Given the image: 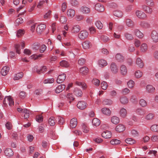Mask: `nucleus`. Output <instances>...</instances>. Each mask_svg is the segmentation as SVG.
I'll list each match as a JSON object with an SVG mask.
<instances>
[{"label": "nucleus", "instance_id": "nucleus-33", "mask_svg": "<svg viewBox=\"0 0 158 158\" xmlns=\"http://www.w3.org/2000/svg\"><path fill=\"white\" fill-rule=\"evenodd\" d=\"M98 64L100 67H103L107 65V63L106 60L103 59H101L99 60Z\"/></svg>", "mask_w": 158, "mask_h": 158}, {"label": "nucleus", "instance_id": "nucleus-28", "mask_svg": "<svg viewBox=\"0 0 158 158\" xmlns=\"http://www.w3.org/2000/svg\"><path fill=\"white\" fill-rule=\"evenodd\" d=\"M119 118L116 116H113L111 118V122L114 124H117L119 122Z\"/></svg>", "mask_w": 158, "mask_h": 158}, {"label": "nucleus", "instance_id": "nucleus-50", "mask_svg": "<svg viewBox=\"0 0 158 158\" xmlns=\"http://www.w3.org/2000/svg\"><path fill=\"white\" fill-rule=\"evenodd\" d=\"M124 36L128 40H132L133 39L132 35L127 32L125 33L124 34Z\"/></svg>", "mask_w": 158, "mask_h": 158}, {"label": "nucleus", "instance_id": "nucleus-8", "mask_svg": "<svg viewBox=\"0 0 158 158\" xmlns=\"http://www.w3.org/2000/svg\"><path fill=\"white\" fill-rule=\"evenodd\" d=\"M80 10L82 13L84 14H86L89 13L90 12V9L89 7L86 6H82L80 9Z\"/></svg>", "mask_w": 158, "mask_h": 158}, {"label": "nucleus", "instance_id": "nucleus-61", "mask_svg": "<svg viewBox=\"0 0 158 158\" xmlns=\"http://www.w3.org/2000/svg\"><path fill=\"white\" fill-rule=\"evenodd\" d=\"M67 20V18L64 16H61L60 17V21L61 23H65Z\"/></svg>", "mask_w": 158, "mask_h": 158}, {"label": "nucleus", "instance_id": "nucleus-17", "mask_svg": "<svg viewBox=\"0 0 158 158\" xmlns=\"http://www.w3.org/2000/svg\"><path fill=\"white\" fill-rule=\"evenodd\" d=\"M65 87V85L64 84H61L58 85L55 90V92L59 94L64 90Z\"/></svg>", "mask_w": 158, "mask_h": 158}, {"label": "nucleus", "instance_id": "nucleus-1", "mask_svg": "<svg viewBox=\"0 0 158 158\" xmlns=\"http://www.w3.org/2000/svg\"><path fill=\"white\" fill-rule=\"evenodd\" d=\"M3 104L5 105H7L8 104L10 106H11L14 105V102L13 98L10 96L5 97L3 100Z\"/></svg>", "mask_w": 158, "mask_h": 158}, {"label": "nucleus", "instance_id": "nucleus-34", "mask_svg": "<svg viewBox=\"0 0 158 158\" xmlns=\"http://www.w3.org/2000/svg\"><path fill=\"white\" fill-rule=\"evenodd\" d=\"M103 104L105 105H110L113 104V101L110 99H105L103 102Z\"/></svg>", "mask_w": 158, "mask_h": 158}, {"label": "nucleus", "instance_id": "nucleus-7", "mask_svg": "<svg viewBox=\"0 0 158 158\" xmlns=\"http://www.w3.org/2000/svg\"><path fill=\"white\" fill-rule=\"evenodd\" d=\"M81 30V27L78 25H73L71 29V32L73 34H77Z\"/></svg>", "mask_w": 158, "mask_h": 158}, {"label": "nucleus", "instance_id": "nucleus-46", "mask_svg": "<svg viewBox=\"0 0 158 158\" xmlns=\"http://www.w3.org/2000/svg\"><path fill=\"white\" fill-rule=\"evenodd\" d=\"M60 65L64 67H68L69 66V64L67 61L65 60H62L60 62Z\"/></svg>", "mask_w": 158, "mask_h": 158}, {"label": "nucleus", "instance_id": "nucleus-42", "mask_svg": "<svg viewBox=\"0 0 158 158\" xmlns=\"http://www.w3.org/2000/svg\"><path fill=\"white\" fill-rule=\"evenodd\" d=\"M43 54H40L38 55L36 54H33L30 57L31 59H34V60H36L43 57Z\"/></svg>", "mask_w": 158, "mask_h": 158}, {"label": "nucleus", "instance_id": "nucleus-45", "mask_svg": "<svg viewBox=\"0 0 158 158\" xmlns=\"http://www.w3.org/2000/svg\"><path fill=\"white\" fill-rule=\"evenodd\" d=\"M23 22V19L21 18H19L17 19L15 22L16 26H18L20 24L22 23Z\"/></svg>", "mask_w": 158, "mask_h": 158}, {"label": "nucleus", "instance_id": "nucleus-10", "mask_svg": "<svg viewBox=\"0 0 158 158\" xmlns=\"http://www.w3.org/2000/svg\"><path fill=\"white\" fill-rule=\"evenodd\" d=\"M120 116L123 118H125L127 115V110L123 107L121 108L119 112Z\"/></svg>", "mask_w": 158, "mask_h": 158}, {"label": "nucleus", "instance_id": "nucleus-64", "mask_svg": "<svg viewBox=\"0 0 158 158\" xmlns=\"http://www.w3.org/2000/svg\"><path fill=\"white\" fill-rule=\"evenodd\" d=\"M154 117V115L152 113H149L147 114L145 117L146 119L150 120L152 119Z\"/></svg>", "mask_w": 158, "mask_h": 158}, {"label": "nucleus", "instance_id": "nucleus-57", "mask_svg": "<svg viewBox=\"0 0 158 158\" xmlns=\"http://www.w3.org/2000/svg\"><path fill=\"white\" fill-rule=\"evenodd\" d=\"M24 114V118H28L29 117L30 113L29 111L27 109H24L23 112Z\"/></svg>", "mask_w": 158, "mask_h": 158}, {"label": "nucleus", "instance_id": "nucleus-5", "mask_svg": "<svg viewBox=\"0 0 158 158\" xmlns=\"http://www.w3.org/2000/svg\"><path fill=\"white\" fill-rule=\"evenodd\" d=\"M66 77L65 73H62L59 75L56 80V82L58 84H60L63 82L65 80Z\"/></svg>", "mask_w": 158, "mask_h": 158}, {"label": "nucleus", "instance_id": "nucleus-43", "mask_svg": "<svg viewBox=\"0 0 158 158\" xmlns=\"http://www.w3.org/2000/svg\"><path fill=\"white\" fill-rule=\"evenodd\" d=\"M39 44L38 43H35L31 45L32 49L35 51L39 49Z\"/></svg>", "mask_w": 158, "mask_h": 158}, {"label": "nucleus", "instance_id": "nucleus-3", "mask_svg": "<svg viewBox=\"0 0 158 158\" xmlns=\"http://www.w3.org/2000/svg\"><path fill=\"white\" fill-rule=\"evenodd\" d=\"M110 69L111 72L113 74L117 73L118 71V67L116 64L114 62L111 63L110 66Z\"/></svg>", "mask_w": 158, "mask_h": 158}, {"label": "nucleus", "instance_id": "nucleus-55", "mask_svg": "<svg viewBox=\"0 0 158 158\" xmlns=\"http://www.w3.org/2000/svg\"><path fill=\"white\" fill-rule=\"evenodd\" d=\"M127 85L129 88H132L134 86L135 83L133 80H130L127 82Z\"/></svg>", "mask_w": 158, "mask_h": 158}, {"label": "nucleus", "instance_id": "nucleus-22", "mask_svg": "<svg viewBox=\"0 0 158 158\" xmlns=\"http://www.w3.org/2000/svg\"><path fill=\"white\" fill-rule=\"evenodd\" d=\"M120 102L123 105L127 104L128 102V99L126 96H122L119 98Z\"/></svg>", "mask_w": 158, "mask_h": 158}, {"label": "nucleus", "instance_id": "nucleus-36", "mask_svg": "<svg viewBox=\"0 0 158 158\" xmlns=\"http://www.w3.org/2000/svg\"><path fill=\"white\" fill-rule=\"evenodd\" d=\"M146 90L148 93H152L154 91L155 89L154 87L151 85H148L146 86Z\"/></svg>", "mask_w": 158, "mask_h": 158}, {"label": "nucleus", "instance_id": "nucleus-53", "mask_svg": "<svg viewBox=\"0 0 158 158\" xmlns=\"http://www.w3.org/2000/svg\"><path fill=\"white\" fill-rule=\"evenodd\" d=\"M54 79L53 78H48L45 79L44 81V84L52 83L54 82Z\"/></svg>", "mask_w": 158, "mask_h": 158}, {"label": "nucleus", "instance_id": "nucleus-15", "mask_svg": "<svg viewBox=\"0 0 158 158\" xmlns=\"http://www.w3.org/2000/svg\"><path fill=\"white\" fill-rule=\"evenodd\" d=\"M5 154L7 157L12 156L14 154L12 150L10 148H6L4 151Z\"/></svg>", "mask_w": 158, "mask_h": 158}, {"label": "nucleus", "instance_id": "nucleus-9", "mask_svg": "<svg viewBox=\"0 0 158 158\" xmlns=\"http://www.w3.org/2000/svg\"><path fill=\"white\" fill-rule=\"evenodd\" d=\"M137 16L139 19H143L146 17V15L143 11L140 10H137L135 12Z\"/></svg>", "mask_w": 158, "mask_h": 158}, {"label": "nucleus", "instance_id": "nucleus-49", "mask_svg": "<svg viewBox=\"0 0 158 158\" xmlns=\"http://www.w3.org/2000/svg\"><path fill=\"white\" fill-rule=\"evenodd\" d=\"M125 141L127 143L129 144H132L134 143L135 142V140L131 138H129L126 139Z\"/></svg>", "mask_w": 158, "mask_h": 158}, {"label": "nucleus", "instance_id": "nucleus-29", "mask_svg": "<svg viewBox=\"0 0 158 158\" xmlns=\"http://www.w3.org/2000/svg\"><path fill=\"white\" fill-rule=\"evenodd\" d=\"M74 93L75 95L77 97H81L83 94L81 90L80 89L77 88L75 89Z\"/></svg>", "mask_w": 158, "mask_h": 158}, {"label": "nucleus", "instance_id": "nucleus-24", "mask_svg": "<svg viewBox=\"0 0 158 158\" xmlns=\"http://www.w3.org/2000/svg\"><path fill=\"white\" fill-rule=\"evenodd\" d=\"M77 124V119L75 118L72 119L70 121V127L72 128L75 127Z\"/></svg>", "mask_w": 158, "mask_h": 158}, {"label": "nucleus", "instance_id": "nucleus-16", "mask_svg": "<svg viewBox=\"0 0 158 158\" xmlns=\"http://www.w3.org/2000/svg\"><path fill=\"white\" fill-rule=\"evenodd\" d=\"M10 70V68L7 66H5L2 68L1 71V73L2 76H5L8 73Z\"/></svg>", "mask_w": 158, "mask_h": 158}, {"label": "nucleus", "instance_id": "nucleus-14", "mask_svg": "<svg viewBox=\"0 0 158 158\" xmlns=\"http://www.w3.org/2000/svg\"><path fill=\"white\" fill-rule=\"evenodd\" d=\"M102 135L103 137L105 138H110L112 136V133L110 131H106L103 132Z\"/></svg>", "mask_w": 158, "mask_h": 158}, {"label": "nucleus", "instance_id": "nucleus-23", "mask_svg": "<svg viewBox=\"0 0 158 158\" xmlns=\"http://www.w3.org/2000/svg\"><path fill=\"white\" fill-rule=\"evenodd\" d=\"M80 72L83 75H86L89 72V69L86 67H83L80 69Z\"/></svg>", "mask_w": 158, "mask_h": 158}, {"label": "nucleus", "instance_id": "nucleus-25", "mask_svg": "<svg viewBox=\"0 0 158 158\" xmlns=\"http://www.w3.org/2000/svg\"><path fill=\"white\" fill-rule=\"evenodd\" d=\"M120 70L121 74L123 75H125L127 72V69L126 66L124 65H122L120 66Z\"/></svg>", "mask_w": 158, "mask_h": 158}, {"label": "nucleus", "instance_id": "nucleus-62", "mask_svg": "<svg viewBox=\"0 0 158 158\" xmlns=\"http://www.w3.org/2000/svg\"><path fill=\"white\" fill-rule=\"evenodd\" d=\"M95 25L98 29H101L102 28V24L100 21H97L95 23Z\"/></svg>", "mask_w": 158, "mask_h": 158}, {"label": "nucleus", "instance_id": "nucleus-40", "mask_svg": "<svg viewBox=\"0 0 158 158\" xmlns=\"http://www.w3.org/2000/svg\"><path fill=\"white\" fill-rule=\"evenodd\" d=\"M116 60L119 62H123L124 60V57L120 54H117L115 56Z\"/></svg>", "mask_w": 158, "mask_h": 158}, {"label": "nucleus", "instance_id": "nucleus-35", "mask_svg": "<svg viewBox=\"0 0 158 158\" xmlns=\"http://www.w3.org/2000/svg\"><path fill=\"white\" fill-rule=\"evenodd\" d=\"M148 50V46L146 44L143 43L140 46V51L142 52H145Z\"/></svg>", "mask_w": 158, "mask_h": 158}, {"label": "nucleus", "instance_id": "nucleus-13", "mask_svg": "<svg viewBox=\"0 0 158 158\" xmlns=\"http://www.w3.org/2000/svg\"><path fill=\"white\" fill-rule=\"evenodd\" d=\"M95 8L96 10L99 12H102L105 9L103 5L98 3L96 4Z\"/></svg>", "mask_w": 158, "mask_h": 158}, {"label": "nucleus", "instance_id": "nucleus-44", "mask_svg": "<svg viewBox=\"0 0 158 158\" xmlns=\"http://www.w3.org/2000/svg\"><path fill=\"white\" fill-rule=\"evenodd\" d=\"M140 26L143 28H147L150 26L149 24L145 21L141 22L140 23Z\"/></svg>", "mask_w": 158, "mask_h": 158}, {"label": "nucleus", "instance_id": "nucleus-30", "mask_svg": "<svg viewBox=\"0 0 158 158\" xmlns=\"http://www.w3.org/2000/svg\"><path fill=\"white\" fill-rule=\"evenodd\" d=\"M145 111L142 109L139 108L137 109L136 113L138 115L141 116H143L145 114Z\"/></svg>", "mask_w": 158, "mask_h": 158}, {"label": "nucleus", "instance_id": "nucleus-51", "mask_svg": "<svg viewBox=\"0 0 158 158\" xmlns=\"http://www.w3.org/2000/svg\"><path fill=\"white\" fill-rule=\"evenodd\" d=\"M131 134L133 137H136L139 136L138 132L135 130H132L131 131Z\"/></svg>", "mask_w": 158, "mask_h": 158}, {"label": "nucleus", "instance_id": "nucleus-31", "mask_svg": "<svg viewBox=\"0 0 158 158\" xmlns=\"http://www.w3.org/2000/svg\"><path fill=\"white\" fill-rule=\"evenodd\" d=\"M126 24L129 27H133L134 26V23L130 19H127L126 20Z\"/></svg>", "mask_w": 158, "mask_h": 158}, {"label": "nucleus", "instance_id": "nucleus-18", "mask_svg": "<svg viewBox=\"0 0 158 158\" xmlns=\"http://www.w3.org/2000/svg\"><path fill=\"white\" fill-rule=\"evenodd\" d=\"M125 129V126L122 124H119L117 125L115 128L116 131L119 132L123 131Z\"/></svg>", "mask_w": 158, "mask_h": 158}, {"label": "nucleus", "instance_id": "nucleus-21", "mask_svg": "<svg viewBox=\"0 0 158 158\" xmlns=\"http://www.w3.org/2000/svg\"><path fill=\"white\" fill-rule=\"evenodd\" d=\"M136 64L139 67L141 68H143L144 66V64L142 60L139 57H138L136 59Z\"/></svg>", "mask_w": 158, "mask_h": 158}, {"label": "nucleus", "instance_id": "nucleus-39", "mask_svg": "<svg viewBox=\"0 0 158 158\" xmlns=\"http://www.w3.org/2000/svg\"><path fill=\"white\" fill-rule=\"evenodd\" d=\"M25 31L23 29H20L18 30L16 33V36L19 37L23 35L25 33Z\"/></svg>", "mask_w": 158, "mask_h": 158}, {"label": "nucleus", "instance_id": "nucleus-4", "mask_svg": "<svg viewBox=\"0 0 158 158\" xmlns=\"http://www.w3.org/2000/svg\"><path fill=\"white\" fill-rule=\"evenodd\" d=\"M87 103L84 101H79L77 105V107L80 110H84L87 106Z\"/></svg>", "mask_w": 158, "mask_h": 158}, {"label": "nucleus", "instance_id": "nucleus-12", "mask_svg": "<svg viewBox=\"0 0 158 158\" xmlns=\"http://www.w3.org/2000/svg\"><path fill=\"white\" fill-rule=\"evenodd\" d=\"M46 26L44 24H41L39 25L36 28V31L38 33H41L45 29Z\"/></svg>", "mask_w": 158, "mask_h": 158}, {"label": "nucleus", "instance_id": "nucleus-56", "mask_svg": "<svg viewBox=\"0 0 158 158\" xmlns=\"http://www.w3.org/2000/svg\"><path fill=\"white\" fill-rule=\"evenodd\" d=\"M54 118L52 117H50L48 120V123L50 126H54L55 124L54 121Z\"/></svg>", "mask_w": 158, "mask_h": 158}, {"label": "nucleus", "instance_id": "nucleus-52", "mask_svg": "<svg viewBox=\"0 0 158 158\" xmlns=\"http://www.w3.org/2000/svg\"><path fill=\"white\" fill-rule=\"evenodd\" d=\"M121 141L117 139H113L110 141V143L112 145H118L119 144Z\"/></svg>", "mask_w": 158, "mask_h": 158}, {"label": "nucleus", "instance_id": "nucleus-37", "mask_svg": "<svg viewBox=\"0 0 158 158\" xmlns=\"http://www.w3.org/2000/svg\"><path fill=\"white\" fill-rule=\"evenodd\" d=\"M76 84L77 85L81 86L84 89H86L87 88L86 85L84 82L77 81L76 82Z\"/></svg>", "mask_w": 158, "mask_h": 158}, {"label": "nucleus", "instance_id": "nucleus-27", "mask_svg": "<svg viewBox=\"0 0 158 158\" xmlns=\"http://www.w3.org/2000/svg\"><path fill=\"white\" fill-rule=\"evenodd\" d=\"M23 75V72H20L15 74L13 77L14 80H17L22 78Z\"/></svg>", "mask_w": 158, "mask_h": 158}, {"label": "nucleus", "instance_id": "nucleus-59", "mask_svg": "<svg viewBox=\"0 0 158 158\" xmlns=\"http://www.w3.org/2000/svg\"><path fill=\"white\" fill-rule=\"evenodd\" d=\"M139 104L142 107H145L147 105L146 101L143 99H141L139 101Z\"/></svg>", "mask_w": 158, "mask_h": 158}, {"label": "nucleus", "instance_id": "nucleus-54", "mask_svg": "<svg viewBox=\"0 0 158 158\" xmlns=\"http://www.w3.org/2000/svg\"><path fill=\"white\" fill-rule=\"evenodd\" d=\"M48 0H46L45 1L44 0L40 1L37 5V7L39 8H40L44 5L45 2L47 4H48Z\"/></svg>", "mask_w": 158, "mask_h": 158}, {"label": "nucleus", "instance_id": "nucleus-19", "mask_svg": "<svg viewBox=\"0 0 158 158\" xmlns=\"http://www.w3.org/2000/svg\"><path fill=\"white\" fill-rule=\"evenodd\" d=\"M134 34L135 36L139 38H142L143 36V34L138 29L134 30Z\"/></svg>", "mask_w": 158, "mask_h": 158}, {"label": "nucleus", "instance_id": "nucleus-63", "mask_svg": "<svg viewBox=\"0 0 158 158\" xmlns=\"http://www.w3.org/2000/svg\"><path fill=\"white\" fill-rule=\"evenodd\" d=\"M6 128L9 130L12 129L13 128V125L10 122H7L5 125Z\"/></svg>", "mask_w": 158, "mask_h": 158}, {"label": "nucleus", "instance_id": "nucleus-60", "mask_svg": "<svg viewBox=\"0 0 158 158\" xmlns=\"http://www.w3.org/2000/svg\"><path fill=\"white\" fill-rule=\"evenodd\" d=\"M143 73L140 71L138 70L135 72V76L136 78H139L142 76Z\"/></svg>", "mask_w": 158, "mask_h": 158}, {"label": "nucleus", "instance_id": "nucleus-48", "mask_svg": "<svg viewBox=\"0 0 158 158\" xmlns=\"http://www.w3.org/2000/svg\"><path fill=\"white\" fill-rule=\"evenodd\" d=\"M66 98L69 101L70 103H71L74 99V98L73 96V95L71 94H67Z\"/></svg>", "mask_w": 158, "mask_h": 158}, {"label": "nucleus", "instance_id": "nucleus-6", "mask_svg": "<svg viewBox=\"0 0 158 158\" xmlns=\"http://www.w3.org/2000/svg\"><path fill=\"white\" fill-rule=\"evenodd\" d=\"M151 38L153 41L155 43L158 42V34L156 31H153L151 34Z\"/></svg>", "mask_w": 158, "mask_h": 158}, {"label": "nucleus", "instance_id": "nucleus-41", "mask_svg": "<svg viewBox=\"0 0 158 158\" xmlns=\"http://www.w3.org/2000/svg\"><path fill=\"white\" fill-rule=\"evenodd\" d=\"M150 129L152 131L158 132V124L152 125L150 127Z\"/></svg>", "mask_w": 158, "mask_h": 158}, {"label": "nucleus", "instance_id": "nucleus-38", "mask_svg": "<svg viewBox=\"0 0 158 158\" xmlns=\"http://www.w3.org/2000/svg\"><path fill=\"white\" fill-rule=\"evenodd\" d=\"M92 123L93 126L97 127L100 125V122L99 119L95 118L93 119Z\"/></svg>", "mask_w": 158, "mask_h": 158}, {"label": "nucleus", "instance_id": "nucleus-2", "mask_svg": "<svg viewBox=\"0 0 158 158\" xmlns=\"http://www.w3.org/2000/svg\"><path fill=\"white\" fill-rule=\"evenodd\" d=\"M88 32L86 30H83L80 32L78 35V37L81 39H84L88 37Z\"/></svg>", "mask_w": 158, "mask_h": 158}, {"label": "nucleus", "instance_id": "nucleus-20", "mask_svg": "<svg viewBox=\"0 0 158 158\" xmlns=\"http://www.w3.org/2000/svg\"><path fill=\"white\" fill-rule=\"evenodd\" d=\"M67 14L68 17L70 18H72L75 16V11L73 9H69L67 10Z\"/></svg>", "mask_w": 158, "mask_h": 158}, {"label": "nucleus", "instance_id": "nucleus-58", "mask_svg": "<svg viewBox=\"0 0 158 158\" xmlns=\"http://www.w3.org/2000/svg\"><path fill=\"white\" fill-rule=\"evenodd\" d=\"M108 85L107 83L104 81H102L101 83V87L102 89L106 90L107 87Z\"/></svg>", "mask_w": 158, "mask_h": 158}, {"label": "nucleus", "instance_id": "nucleus-47", "mask_svg": "<svg viewBox=\"0 0 158 158\" xmlns=\"http://www.w3.org/2000/svg\"><path fill=\"white\" fill-rule=\"evenodd\" d=\"M38 67L35 66L34 68V70L35 71L38 73L40 74L41 71H42L44 69V71L45 70V69H46V67L45 66H43L41 69H37Z\"/></svg>", "mask_w": 158, "mask_h": 158}, {"label": "nucleus", "instance_id": "nucleus-11", "mask_svg": "<svg viewBox=\"0 0 158 158\" xmlns=\"http://www.w3.org/2000/svg\"><path fill=\"white\" fill-rule=\"evenodd\" d=\"M83 48L85 49H88L92 46L91 43L88 40H86L83 42L82 44Z\"/></svg>", "mask_w": 158, "mask_h": 158}, {"label": "nucleus", "instance_id": "nucleus-32", "mask_svg": "<svg viewBox=\"0 0 158 158\" xmlns=\"http://www.w3.org/2000/svg\"><path fill=\"white\" fill-rule=\"evenodd\" d=\"M114 15L118 17H121L123 15V12L119 10H116L113 12Z\"/></svg>", "mask_w": 158, "mask_h": 158}, {"label": "nucleus", "instance_id": "nucleus-26", "mask_svg": "<svg viewBox=\"0 0 158 158\" xmlns=\"http://www.w3.org/2000/svg\"><path fill=\"white\" fill-rule=\"evenodd\" d=\"M101 111L103 114L107 116H110L111 114V112L109 109L107 108H102Z\"/></svg>", "mask_w": 158, "mask_h": 158}]
</instances>
